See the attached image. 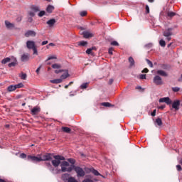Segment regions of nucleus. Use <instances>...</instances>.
<instances>
[{"label":"nucleus","mask_w":182,"mask_h":182,"mask_svg":"<svg viewBox=\"0 0 182 182\" xmlns=\"http://www.w3.org/2000/svg\"><path fill=\"white\" fill-rule=\"evenodd\" d=\"M27 160L32 161V163H40V161H42V156L41 155H38L37 156L28 155L27 156Z\"/></svg>","instance_id":"nucleus-5"},{"label":"nucleus","mask_w":182,"mask_h":182,"mask_svg":"<svg viewBox=\"0 0 182 182\" xmlns=\"http://www.w3.org/2000/svg\"><path fill=\"white\" fill-rule=\"evenodd\" d=\"M32 11H34V12H39V7L36 6H33L31 7Z\"/></svg>","instance_id":"nucleus-36"},{"label":"nucleus","mask_w":182,"mask_h":182,"mask_svg":"<svg viewBox=\"0 0 182 182\" xmlns=\"http://www.w3.org/2000/svg\"><path fill=\"white\" fill-rule=\"evenodd\" d=\"M89 173H92L94 176H100V173L97 171V170L95 169L94 168H88Z\"/></svg>","instance_id":"nucleus-17"},{"label":"nucleus","mask_w":182,"mask_h":182,"mask_svg":"<svg viewBox=\"0 0 182 182\" xmlns=\"http://www.w3.org/2000/svg\"><path fill=\"white\" fill-rule=\"evenodd\" d=\"M139 79H146V74H141L139 75Z\"/></svg>","instance_id":"nucleus-50"},{"label":"nucleus","mask_w":182,"mask_h":182,"mask_svg":"<svg viewBox=\"0 0 182 182\" xmlns=\"http://www.w3.org/2000/svg\"><path fill=\"white\" fill-rule=\"evenodd\" d=\"M165 107H166V105H161V106H160V107H159V109H165Z\"/></svg>","instance_id":"nucleus-61"},{"label":"nucleus","mask_w":182,"mask_h":182,"mask_svg":"<svg viewBox=\"0 0 182 182\" xmlns=\"http://www.w3.org/2000/svg\"><path fill=\"white\" fill-rule=\"evenodd\" d=\"M73 170H75L77 177H85V176L86 175V173L80 166H73Z\"/></svg>","instance_id":"nucleus-4"},{"label":"nucleus","mask_w":182,"mask_h":182,"mask_svg":"<svg viewBox=\"0 0 182 182\" xmlns=\"http://www.w3.org/2000/svg\"><path fill=\"white\" fill-rule=\"evenodd\" d=\"M25 36L26 38H29V36H36V32L32 30H28L25 33Z\"/></svg>","instance_id":"nucleus-14"},{"label":"nucleus","mask_w":182,"mask_h":182,"mask_svg":"<svg viewBox=\"0 0 182 182\" xmlns=\"http://www.w3.org/2000/svg\"><path fill=\"white\" fill-rule=\"evenodd\" d=\"M156 124H157V126H162L163 125V121H161V119L160 118H157L155 121Z\"/></svg>","instance_id":"nucleus-27"},{"label":"nucleus","mask_w":182,"mask_h":182,"mask_svg":"<svg viewBox=\"0 0 182 182\" xmlns=\"http://www.w3.org/2000/svg\"><path fill=\"white\" fill-rule=\"evenodd\" d=\"M168 16H169V18H173V16H176V13L170 11L168 13Z\"/></svg>","instance_id":"nucleus-37"},{"label":"nucleus","mask_w":182,"mask_h":182,"mask_svg":"<svg viewBox=\"0 0 182 182\" xmlns=\"http://www.w3.org/2000/svg\"><path fill=\"white\" fill-rule=\"evenodd\" d=\"M82 35L85 39H89V38H93V33L87 31L82 32Z\"/></svg>","instance_id":"nucleus-15"},{"label":"nucleus","mask_w":182,"mask_h":182,"mask_svg":"<svg viewBox=\"0 0 182 182\" xmlns=\"http://www.w3.org/2000/svg\"><path fill=\"white\" fill-rule=\"evenodd\" d=\"M159 45L162 48H164L166 46V41H164V40H163V39L160 40L159 41Z\"/></svg>","instance_id":"nucleus-33"},{"label":"nucleus","mask_w":182,"mask_h":182,"mask_svg":"<svg viewBox=\"0 0 182 182\" xmlns=\"http://www.w3.org/2000/svg\"><path fill=\"white\" fill-rule=\"evenodd\" d=\"M146 62H147L149 66H150V68H153V63H151V61H150V60L146 59Z\"/></svg>","instance_id":"nucleus-46"},{"label":"nucleus","mask_w":182,"mask_h":182,"mask_svg":"<svg viewBox=\"0 0 182 182\" xmlns=\"http://www.w3.org/2000/svg\"><path fill=\"white\" fill-rule=\"evenodd\" d=\"M162 69H167V65H162Z\"/></svg>","instance_id":"nucleus-63"},{"label":"nucleus","mask_w":182,"mask_h":182,"mask_svg":"<svg viewBox=\"0 0 182 182\" xmlns=\"http://www.w3.org/2000/svg\"><path fill=\"white\" fill-rule=\"evenodd\" d=\"M173 31H174L173 28H168L164 30L163 32V36L166 38V40L170 42L171 41V36H173Z\"/></svg>","instance_id":"nucleus-3"},{"label":"nucleus","mask_w":182,"mask_h":182,"mask_svg":"<svg viewBox=\"0 0 182 182\" xmlns=\"http://www.w3.org/2000/svg\"><path fill=\"white\" fill-rule=\"evenodd\" d=\"M157 110L156 109H154L153 112L151 114V116H152L153 117H154V116H156V113Z\"/></svg>","instance_id":"nucleus-55"},{"label":"nucleus","mask_w":182,"mask_h":182,"mask_svg":"<svg viewBox=\"0 0 182 182\" xmlns=\"http://www.w3.org/2000/svg\"><path fill=\"white\" fill-rule=\"evenodd\" d=\"M42 46H45V45H48V41H44L42 42L41 43Z\"/></svg>","instance_id":"nucleus-58"},{"label":"nucleus","mask_w":182,"mask_h":182,"mask_svg":"<svg viewBox=\"0 0 182 182\" xmlns=\"http://www.w3.org/2000/svg\"><path fill=\"white\" fill-rule=\"evenodd\" d=\"M53 157L55 159L52 160L51 163L53 166L55 167V168H57V167H59V165L60 164V161L65 160V158L64 156L60 155H55Z\"/></svg>","instance_id":"nucleus-2"},{"label":"nucleus","mask_w":182,"mask_h":182,"mask_svg":"<svg viewBox=\"0 0 182 182\" xmlns=\"http://www.w3.org/2000/svg\"><path fill=\"white\" fill-rule=\"evenodd\" d=\"M68 182H77L73 177H70L68 178Z\"/></svg>","instance_id":"nucleus-43"},{"label":"nucleus","mask_w":182,"mask_h":182,"mask_svg":"<svg viewBox=\"0 0 182 182\" xmlns=\"http://www.w3.org/2000/svg\"><path fill=\"white\" fill-rule=\"evenodd\" d=\"M29 15H30V16L33 17V16H35V13L33 12V11H30V12H29Z\"/></svg>","instance_id":"nucleus-59"},{"label":"nucleus","mask_w":182,"mask_h":182,"mask_svg":"<svg viewBox=\"0 0 182 182\" xmlns=\"http://www.w3.org/2000/svg\"><path fill=\"white\" fill-rule=\"evenodd\" d=\"M52 59H56L55 55L49 56V57L48 58L47 60H52Z\"/></svg>","instance_id":"nucleus-49"},{"label":"nucleus","mask_w":182,"mask_h":182,"mask_svg":"<svg viewBox=\"0 0 182 182\" xmlns=\"http://www.w3.org/2000/svg\"><path fill=\"white\" fill-rule=\"evenodd\" d=\"M5 25L7 29H12V28L15 27V25L8 21H5Z\"/></svg>","instance_id":"nucleus-18"},{"label":"nucleus","mask_w":182,"mask_h":182,"mask_svg":"<svg viewBox=\"0 0 182 182\" xmlns=\"http://www.w3.org/2000/svg\"><path fill=\"white\" fill-rule=\"evenodd\" d=\"M68 162L70 163L71 166H75V164L76 163V160L72 158L68 159Z\"/></svg>","instance_id":"nucleus-29"},{"label":"nucleus","mask_w":182,"mask_h":182,"mask_svg":"<svg viewBox=\"0 0 182 182\" xmlns=\"http://www.w3.org/2000/svg\"><path fill=\"white\" fill-rule=\"evenodd\" d=\"M42 68V65H40L37 70H36L37 75H39V72H41V69Z\"/></svg>","instance_id":"nucleus-53"},{"label":"nucleus","mask_w":182,"mask_h":182,"mask_svg":"<svg viewBox=\"0 0 182 182\" xmlns=\"http://www.w3.org/2000/svg\"><path fill=\"white\" fill-rule=\"evenodd\" d=\"M61 130H62L63 132H64V133H70V132H71L70 128L67 127H63L61 128Z\"/></svg>","instance_id":"nucleus-25"},{"label":"nucleus","mask_w":182,"mask_h":182,"mask_svg":"<svg viewBox=\"0 0 182 182\" xmlns=\"http://www.w3.org/2000/svg\"><path fill=\"white\" fill-rule=\"evenodd\" d=\"M176 168H177L178 171H181V170H182L181 166H180V165H177Z\"/></svg>","instance_id":"nucleus-56"},{"label":"nucleus","mask_w":182,"mask_h":182,"mask_svg":"<svg viewBox=\"0 0 182 182\" xmlns=\"http://www.w3.org/2000/svg\"><path fill=\"white\" fill-rule=\"evenodd\" d=\"M9 62H11V58L9 57L5 58L1 60L2 65H6V63H9Z\"/></svg>","instance_id":"nucleus-23"},{"label":"nucleus","mask_w":182,"mask_h":182,"mask_svg":"<svg viewBox=\"0 0 182 182\" xmlns=\"http://www.w3.org/2000/svg\"><path fill=\"white\" fill-rule=\"evenodd\" d=\"M55 9V7L52 5H48L46 11L47 12H48V14H52V12H53V10Z\"/></svg>","instance_id":"nucleus-22"},{"label":"nucleus","mask_w":182,"mask_h":182,"mask_svg":"<svg viewBox=\"0 0 182 182\" xmlns=\"http://www.w3.org/2000/svg\"><path fill=\"white\" fill-rule=\"evenodd\" d=\"M20 77H21V79H22L23 80H26L27 75H26V73H22L20 75Z\"/></svg>","instance_id":"nucleus-34"},{"label":"nucleus","mask_w":182,"mask_h":182,"mask_svg":"<svg viewBox=\"0 0 182 182\" xmlns=\"http://www.w3.org/2000/svg\"><path fill=\"white\" fill-rule=\"evenodd\" d=\"M172 90H173V92H179L180 87H172Z\"/></svg>","instance_id":"nucleus-42"},{"label":"nucleus","mask_w":182,"mask_h":182,"mask_svg":"<svg viewBox=\"0 0 182 182\" xmlns=\"http://www.w3.org/2000/svg\"><path fill=\"white\" fill-rule=\"evenodd\" d=\"M8 92H14V90H16V87L15 85H9L7 87Z\"/></svg>","instance_id":"nucleus-24"},{"label":"nucleus","mask_w":182,"mask_h":182,"mask_svg":"<svg viewBox=\"0 0 182 182\" xmlns=\"http://www.w3.org/2000/svg\"><path fill=\"white\" fill-rule=\"evenodd\" d=\"M159 103H166V105H171V100L168 97H162L159 100Z\"/></svg>","instance_id":"nucleus-11"},{"label":"nucleus","mask_w":182,"mask_h":182,"mask_svg":"<svg viewBox=\"0 0 182 182\" xmlns=\"http://www.w3.org/2000/svg\"><path fill=\"white\" fill-rule=\"evenodd\" d=\"M14 66H16V59H15L14 62L9 63V68H13Z\"/></svg>","instance_id":"nucleus-35"},{"label":"nucleus","mask_w":182,"mask_h":182,"mask_svg":"<svg viewBox=\"0 0 182 182\" xmlns=\"http://www.w3.org/2000/svg\"><path fill=\"white\" fill-rule=\"evenodd\" d=\"M82 182H93V180L89 178H85Z\"/></svg>","instance_id":"nucleus-48"},{"label":"nucleus","mask_w":182,"mask_h":182,"mask_svg":"<svg viewBox=\"0 0 182 182\" xmlns=\"http://www.w3.org/2000/svg\"><path fill=\"white\" fill-rule=\"evenodd\" d=\"M20 157H21V159H26L27 156L26 154L23 153V154H20Z\"/></svg>","instance_id":"nucleus-54"},{"label":"nucleus","mask_w":182,"mask_h":182,"mask_svg":"<svg viewBox=\"0 0 182 182\" xmlns=\"http://www.w3.org/2000/svg\"><path fill=\"white\" fill-rule=\"evenodd\" d=\"M62 72H65L61 76L60 79H62V82H63V80L68 79L69 77V73L68 70H55V73H62Z\"/></svg>","instance_id":"nucleus-6"},{"label":"nucleus","mask_w":182,"mask_h":182,"mask_svg":"<svg viewBox=\"0 0 182 182\" xmlns=\"http://www.w3.org/2000/svg\"><path fill=\"white\" fill-rule=\"evenodd\" d=\"M80 16H82V17L86 16V15H87V11H80Z\"/></svg>","instance_id":"nucleus-39"},{"label":"nucleus","mask_w":182,"mask_h":182,"mask_svg":"<svg viewBox=\"0 0 182 182\" xmlns=\"http://www.w3.org/2000/svg\"><path fill=\"white\" fill-rule=\"evenodd\" d=\"M172 107L173 109H175V110H178L180 109V100H176L172 103Z\"/></svg>","instance_id":"nucleus-13"},{"label":"nucleus","mask_w":182,"mask_h":182,"mask_svg":"<svg viewBox=\"0 0 182 182\" xmlns=\"http://www.w3.org/2000/svg\"><path fill=\"white\" fill-rule=\"evenodd\" d=\"M33 21V18L32 17L28 18V22L32 23Z\"/></svg>","instance_id":"nucleus-60"},{"label":"nucleus","mask_w":182,"mask_h":182,"mask_svg":"<svg viewBox=\"0 0 182 182\" xmlns=\"http://www.w3.org/2000/svg\"><path fill=\"white\" fill-rule=\"evenodd\" d=\"M108 53L109 55H113V48H109L108 50Z\"/></svg>","instance_id":"nucleus-52"},{"label":"nucleus","mask_w":182,"mask_h":182,"mask_svg":"<svg viewBox=\"0 0 182 182\" xmlns=\"http://www.w3.org/2000/svg\"><path fill=\"white\" fill-rule=\"evenodd\" d=\"M111 45L112 46H119V43H117V41H112L111 42Z\"/></svg>","instance_id":"nucleus-45"},{"label":"nucleus","mask_w":182,"mask_h":182,"mask_svg":"<svg viewBox=\"0 0 182 182\" xmlns=\"http://www.w3.org/2000/svg\"><path fill=\"white\" fill-rule=\"evenodd\" d=\"M55 43H49V46H55Z\"/></svg>","instance_id":"nucleus-64"},{"label":"nucleus","mask_w":182,"mask_h":182,"mask_svg":"<svg viewBox=\"0 0 182 182\" xmlns=\"http://www.w3.org/2000/svg\"><path fill=\"white\" fill-rule=\"evenodd\" d=\"M102 105L105 107H110V106H112V104H110L109 102H103Z\"/></svg>","instance_id":"nucleus-38"},{"label":"nucleus","mask_w":182,"mask_h":182,"mask_svg":"<svg viewBox=\"0 0 182 182\" xmlns=\"http://www.w3.org/2000/svg\"><path fill=\"white\" fill-rule=\"evenodd\" d=\"M46 166L50 170V171L53 173V174H58V173H60V170L58 169L57 168L55 169V168H53V166H52V164H50V163L49 162H46Z\"/></svg>","instance_id":"nucleus-7"},{"label":"nucleus","mask_w":182,"mask_h":182,"mask_svg":"<svg viewBox=\"0 0 182 182\" xmlns=\"http://www.w3.org/2000/svg\"><path fill=\"white\" fill-rule=\"evenodd\" d=\"M50 83H53L54 85H58L59 83H62V79L58 78V79H54V80H50Z\"/></svg>","instance_id":"nucleus-21"},{"label":"nucleus","mask_w":182,"mask_h":182,"mask_svg":"<svg viewBox=\"0 0 182 182\" xmlns=\"http://www.w3.org/2000/svg\"><path fill=\"white\" fill-rule=\"evenodd\" d=\"M156 73L159 75V76H164V77H167V76H168V74H167L166 73V71L162 70H158L156 71Z\"/></svg>","instance_id":"nucleus-16"},{"label":"nucleus","mask_w":182,"mask_h":182,"mask_svg":"<svg viewBox=\"0 0 182 182\" xmlns=\"http://www.w3.org/2000/svg\"><path fill=\"white\" fill-rule=\"evenodd\" d=\"M38 113H41V107L39 106H36L31 109V114L32 116H36Z\"/></svg>","instance_id":"nucleus-9"},{"label":"nucleus","mask_w":182,"mask_h":182,"mask_svg":"<svg viewBox=\"0 0 182 182\" xmlns=\"http://www.w3.org/2000/svg\"><path fill=\"white\" fill-rule=\"evenodd\" d=\"M26 47L28 48V49H33L34 48H36V46L35 45L34 41H28L26 42Z\"/></svg>","instance_id":"nucleus-12"},{"label":"nucleus","mask_w":182,"mask_h":182,"mask_svg":"<svg viewBox=\"0 0 182 182\" xmlns=\"http://www.w3.org/2000/svg\"><path fill=\"white\" fill-rule=\"evenodd\" d=\"M142 73H149V69L144 68V69L142 70Z\"/></svg>","instance_id":"nucleus-57"},{"label":"nucleus","mask_w":182,"mask_h":182,"mask_svg":"<svg viewBox=\"0 0 182 182\" xmlns=\"http://www.w3.org/2000/svg\"><path fill=\"white\" fill-rule=\"evenodd\" d=\"M145 9H146V14H150V7H149V5H146Z\"/></svg>","instance_id":"nucleus-47"},{"label":"nucleus","mask_w":182,"mask_h":182,"mask_svg":"<svg viewBox=\"0 0 182 182\" xmlns=\"http://www.w3.org/2000/svg\"><path fill=\"white\" fill-rule=\"evenodd\" d=\"M153 82L156 86H161V85H163V80L159 75L154 77Z\"/></svg>","instance_id":"nucleus-8"},{"label":"nucleus","mask_w":182,"mask_h":182,"mask_svg":"<svg viewBox=\"0 0 182 182\" xmlns=\"http://www.w3.org/2000/svg\"><path fill=\"white\" fill-rule=\"evenodd\" d=\"M55 23H56V20H55V18H51L47 21V25L49 26L50 28H52Z\"/></svg>","instance_id":"nucleus-19"},{"label":"nucleus","mask_w":182,"mask_h":182,"mask_svg":"<svg viewBox=\"0 0 182 182\" xmlns=\"http://www.w3.org/2000/svg\"><path fill=\"white\" fill-rule=\"evenodd\" d=\"M92 50H96V47H92L91 48H88L86 50L87 55H92Z\"/></svg>","instance_id":"nucleus-26"},{"label":"nucleus","mask_w":182,"mask_h":182,"mask_svg":"<svg viewBox=\"0 0 182 182\" xmlns=\"http://www.w3.org/2000/svg\"><path fill=\"white\" fill-rule=\"evenodd\" d=\"M152 46H153V43H149L148 44H146V45L144 46V48H151Z\"/></svg>","instance_id":"nucleus-44"},{"label":"nucleus","mask_w":182,"mask_h":182,"mask_svg":"<svg viewBox=\"0 0 182 182\" xmlns=\"http://www.w3.org/2000/svg\"><path fill=\"white\" fill-rule=\"evenodd\" d=\"M89 85V82H85V83H83L80 87L81 89H86L87 87V85Z\"/></svg>","instance_id":"nucleus-40"},{"label":"nucleus","mask_w":182,"mask_h":182,"mask_svg":"<svg viewBox=\"0 0 182 182\" xmlns=\"http://www.w3.org/2000/svg\"><path fill=\"white\" fill-rule=\"evenodd\" d=\"M53 69H60L62 65L60 64L55 63L52 65Z\"/></svg>","instance_id":"nucleus-28"},{"label":"nucleus","mask_w":182,"mask_h":182,"mask_svg":"<svg viewBox=\"0 0 182 182\" xmlns=\"http://www.w3.org/2000/svg\"><path fill=\"white\" fill-rule=\"evenodd\" d=\"M112 83H113V79H109V85H112Z\"/></svg>","instance_id":"nucleus-62"},{"label":"nucleus","mask_w":182,"mask_h":182,"mask_svg":"<svg viewBox=\"0 0 182 182\" xmlns=\"http://www.w3.org/2000/svg\"><path fill=\"white\" fill-rule=\"evenodd\" d=\"M32 50H33V55H38V49L36 48V47L32 48Z\"/></svg>","instance_id":"nucleus-51"},{"label":"nucleus","mask_w":182,"mask_h":182,"mask_svg":"<svg viewBox=\"0 0 182 182\" xmlns=\"http://www.w3.org/2000/svg\"><path fill=\"white\" fill-rule=\"evenodd\" d=\"M129 62L130 63V68L134 66V59L132 57L129 58Z\"/></svg>","instance_id":"nucleus-30"},{"label":"nucleus","mask_w":182,"mask_h":182,"mask_svg":"<svg viewBox=\"0 0 182 182\" xmlns=\"http://www.w3.org/2000/svg\"><path fill=\"white\" fill-rule=\"evenodd\" d=\"M45 14H46V12L45 11H41L38 13V16H40L41 18H42V16H43L45 15Z\"/></svg>","instance_id":"nucleus-41"},{"label":"nucleus","mask_w":182,"mask_h":182,"mask_svg":"<svg viewBox=\"0 0 182 182\" xmlns=\"http://www.w3.org/2000/svg\"><path fill=\"white\" fill-rule=\"evenodd\" d=\"M21 59V62H28L29 60V54H23Z\"/></svg>","instance_id":"nucleus-20"},{"label":"nucleus","mask_w":182,"mask_h":182,"mask_svg":"<svg viewBox=\"0 0 182 182\" xmlns=\"http://www.w3.org/2000/svg\"><path fill=\"white\" fill-rule=\"evenodd\" d=\"M60 166H61V171L63 173H66V171L68 173H70L73 170V165H71L70 166H69V162L66 161H63L61 163Z\"/></svg>","instance_id":"nucleus-1"},{"label":"nucleus","mask_w":182,"mask_h":182,"mask_svg":"<svg viewBox=\"0 0 182 182\" xmlns=\"http://www.w3.org/2000/svg\"><path fill=\"white\" fill-rule=\"evenodd\" d=\"M52 160V154H46L41 156V161H50Z\"/></svg>","instance_id":"nucleus-10"},{"label":"nucleus","mask_w":182,"mask_h":182,"mask_svg":"<svg viewBox=\"0 0 182 182\" xmlns=\"http://www.w3.org/2000/svg\"><path fill=\"white\" fill-rule=\"evenodd\" d=\"M87 45V41H80L78 43V46H86Z\"/></svg>","instance_id":"nucleus-31"},{"label":"nucleus","mask_w":182,"mask_h":182,"mask_svg":"<svg viewBox=\"0 0 182 182\" xmlns=\"http://www.w3.org/2000/svg\"><path fill=\"white\" fill-rule=\"evenodd\" d=\"M14 86H15L16 90V89H21V88L23 87V84L22 82H20L18 84L15 85Z\"/></svg>","instance_id":"nucleus-32"}]
</instances>
